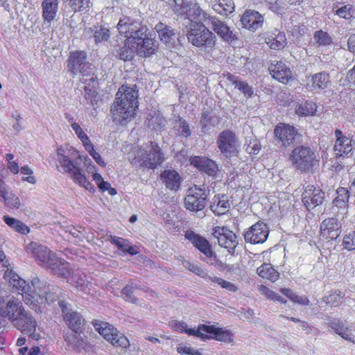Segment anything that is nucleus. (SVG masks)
<instances>
[{
	"instance_id": "f257e3e1",
	"label": "nucleus",
	"mask_w": 355,
	"mask_h": 355,
	"mask_svg": "<svg viewBox=\"0 0 355 355\" xmlns=\"http://www.w3.org/2000/svg\"><path fill=\"white\" fill-rule=\"evenodd\" d=\"M3 300H0V315L7 318L13 326L24 334L28 335L29 338L38 340L41 336L36 331L37 322L35 319L26 311L22 303L18 300L12 297L2 306Z\"/></svg>"
},
{
	"instance_id": "f03ea898",
	"label": "nucleus",
	"mask_w": 355,
	"mask_h": 355,
	"mask_svg": "<svg viewBox=\"0 0 355 355\" xmlns=\"http://www.w3.org/2000/svg\"><path fill=\"white\" fill-rule=\"evenodd\" d=\"M138 91L135 87L122 85L119 87L110 112L114 123L125 125L135 114L138 107Z\"/></svg>"
},
{
	"instance_id": "7ed1b4c3",
	"label": "nucleus",
	"mask_w": 355,
	"mask_h": 355,
	"mask_svg": "<svg viewBox=\"0 0 355 355\" xmlns=\"http://www.w3.org/2000/svg\"><path fill=\"white\" fill-rule=\"evenodd\" d=\"M173 10L180 15L186 14L189 21L187 26L191 24L198 25H211L214 31L222 37V24L219 19L214 17H208L198 5L191 0H173Z\"/></svg>"
},
{
	"instance_id": "20e7f679",
	"label": "nucleus",
	"mask_w": 355,
	"mask_h": 355,
	"mask_svg": "<svg viewBox=\"0 0 355 355\" xmlns=\"http://www.w3.org/2000/svg\"><path fill=\"white\" fill-rule=\"evenodd\" d=\"M32 285L35 289V293H33V300L35 302V308L30 307L36 312H41V305L51 304L60 300L61 290L57 286H50L46 282L40 281L35 277L32 279Z\"/></svg>"
},
{
	"instance_id": "39448f33",
	"label": "nucleus",
	"mask_w": 355,
	"mask_h": 355,
	"mask_svg": "<svg viewBox=\"0 0 355 355\" xmlns=\"http://www.w3.org/2000/svg\"><path fill=\"white\" fill-rule=\"evenodd\" d=\"M137 157L140 165L148 169H155L165 160L161 148L153 141L144 144L139 148Z\"/></svg>"
},
{
	"instance_id": "423d86ee",
	"label": "nucleus",
	"mask_w": 355,
	"mask_h": 355,
	"mask_svg": "<svg viewBox=\"0 0 355 355\" xmlns=\"http://www.w3.org/2000/svg\"><path fill=\"white\" fill-rule=\"evenodd\" d=\"M290 159L297 169L303 172H309L319 162L315 152L304 146L294 148L290 155Z\"/></svg>"
},
{
	"instance_id": "0eeeda50",
	"label": "nucleus",
	"mask_w": 355,
	"mask_h": 355,
	"mask_svg": "<svg viewBox=\"0 0 355 355\" xmlns=\"http://www.w3.org/2000/svg\"><path fill=\"white\" fill-rule=\"evenodd\" d=\"M94 327L106 340L111 343L115 347H120L121 350H125L130 346V342L127 337L112 325L105 322H96Z\"/></svg>"
},
{
	"instance_id": "6e6552de",
	"label": "nucleus",
	"mask_w": 355,
	"mask_h": 355,
	"mask_svg": "<svg viewBox=\"0 0 355 355\" xmlns=\"http://www.w3.org/2000/svg\"><path fill=\"white\" fill-rule=\"evenodd\" d=\"M117 28L120 34L124 35L126 40L135 42H141L143 36L146 35L148 28L139 21L131 20L130 18L124 17L121 19L117 24Z\"/></svg>"
},
{
	"instance_id": "1a4fd4ad",
	"label": "nucleus",
	"mask_w": 355,
	"mask_h": 355,
	"mask_svg": "<svg viewBox=\"0 0 355 355\" xmlns=\"http://www.w3.org/2000/svg\"><path fill=\"white\" fill-rule=\"evenodd\" d=\"M207 25L191 24L186 26L187 35L189 42L196 46H209L214 44V35L206 27Z\"/></svg>"
},
{
	"instance_id": "9d476101",
	"label": "nucleus",
	"mask_w": 355,
	"mask_h": 355,
	"mask_svg": "<svg viewBox=\"0 0 355 355\" xmlns=\"http://www.w3.org/2000/svg\"><path fill=\"white\" fill-rule=\"evenodd\" d=\"M4 278L10 286L21 291L23 301L25 304L30 307L35 308V304L33 302L35 301L33 300V293H35V289L33 288L32 281L31 284H27L24 279L12 271L6 272Z\"/></svg>"
},
{
	"instance_id": "9b49d317",
	"label": "nucleus",
	"mask_w": 355,
	"mask_h": 355,
	"mask_svg": "<svg viewBox=\"0 0 355 355\" xmlns=\"http://www.w3.org/2000/svg\"><path fill=\"white\" fill-rule=\"evenodd\" d=\"M299 135L297 130L288 123L280 122L274 128L275 139L284 148L294 146Z\"/></svg>"
},
{
	"instance_id": "f8f14e48",
	"label": "nucleus",
	"mask_w": 355,
	"mask_h": 355,
	"mask_svg": "<svg viewBox=\"0 0 355 355\" xmlns=\"http://www.w3.org/2000/svg\"><path fill=\"white\" fill-rule=\"evenodd\" d=\"M26 252L31 254L38 261L39 264L46 268L51 266V263L56 259L55 254L49 250L46 246L36 242H31L25 245Z\"/></svg>"
},
{
	"instance_id": "ddd939ff",
	"label": "nucleus",
	"mask_w": 355,
	"mask_h": 355,
	"mask_svg": "<svg viewBox=\"0 0 355 355\" xmlns=\"http://www.w3.org/2000/svg\"><path fill=\"white\" fill-rule=\"evenodd\" d=\"M87 53L85 51L71 52L68 58L69 70L73 74L89 76L92 73V65L86 60Z\"/></svg>"
},
{
	"instance_id": "4468645a",
	"label": "nucleus",
	"mask_w": 355,
	"mask_h": 355,
	"mask_svg": "<svg viewBox=\"0 0 355 355\" xmlns=\"http://www.w3.org/2000/svg\"><path fill=\"white\" fill-rule=\"evenodd\" d=\"M207 195L205 190L197 187L190 188L184 198V206L187 209L192 211H197L205 208L206 205Z\"/></svg>"
},
{
	"instance_id": "2eb2a0df",
	"label": "nucleus",
	"mask_w": 355,
	"mask_h": 355,
	"mask_svg": "<svg viewBox=\"0 0 355 355\" xmlns=\"http://www.w3.org/2000/svg\"><path fill=\"white\" fill-rule=\"evenodd\" d=\"M325 197L324 192L314 185H307L302 194V202L308 210H312L322 204Z\"/></svg>"
},
{
	"instance_id": "dca6fc26",
	"label": "nucleus",
	"mask_w": 355,
	"mask_h": 355,
	"mask_svg": "<svg viewBox=\"0 0 355 355\" xmlns=\"http://www.w3.org/2000/svg\"><path fill=\"white\" fill-rule=\"evenodd\" d=\"M336 137L334 146V151L336 157H345L350 154L354 149V140L350 135H346L338 128L334 131Z\"/></svg>"
},
{
	"instance_id": "f3484780",
	"label": "nucleus",
	"mask_w": 355,
	"mask_h": 355,
	"mask_svg": "<svg viewBox=\"0 0 355 355\" xmlns=\"http://www.w3.org/2000/svg\"><path fill=\"white\" fill-rule=\"evenodd\" d=\"M268 234L269 230L266 224L259 221L245 232L244 239L251 244L263 243L266 241Z\"/></svg>"
},
{
	"instance_id": "a211bd4d",
	"label": "nucleus",
	"mask_w": 355,
	"mask_h": 355,
	"mask_svg": "<svg viewBox=\"0 0 355 355\" xmlns=\"http://www.w3.org/2000/svg\"><path fill=\"white\" fill-rule=\"evenodd\" d=\"M240 21L243 28L254 33L262 28L264 17L257 10L247 9L241 15Z\"/></svg>"
},
{
	"instance_id": "6ab92c4d",
	"label": "nucleus",
	"mask_w": 355,
	"mask_h": 355,
	"mask_svg": "<svg viewBox=\"0 0 355 355\" xmlns=\"http://www.w3.org/2000/svg\"><path fill=\"white\" fill-rule=\"evenodd\" d=\"M240 146V142L233 132L223 131V157L237 160L239 156Z\"/></svg>"
},
{
	"instance_id": "aec40b11",
	"label": "nucleus",
	"mask_w": 355,
	"mask_h": 355,
	"mask_svg": "<svg viewBox=\"0 0 355 355\" xmlns=\"http://www.w3.org/2000/svg\"><path fill=\"white\" fill-rule=\"evenodd\" d=\"M185 238L206 256L208 259V263L211 264L215 263L216 256L213 254L209 241L206 239L193 231L187 232Z\"/></svg>"
},
{
	"instance_id": "412c9836",
	"label": "nucleus",
	"mask_w": 355,
	"mask_h": 355,
	"mask_svg": "<svg viewBox=\"0 0 355 355\" xmlns=\"http://www.w3.org/2000/svg\"><path fill=\"white\" fill-rule=\"evenodd\" d=\"M58 304L68 327L75 333L80 331L83 322L81 315L76 311H73L70 304L64 300H60Z\"/></svg>"
},
{
	"instance_id": "4be33fe9",
	"label": "nucleus",
	"mask_w": 355,
	"mask_h": 355,
	"mask_svg": "<svg viewBox=\"0 0 355 355\" xmlns=\"http://www.w3.org/2000/svg\"><path fill=\"white\" fill-rule=\"evenodd\" d=\"M268 69L272 78L284 85L288 84L294 79L291 69L281 60L272 62Z\"/></svg>"
},
{
	"instance_id": "5701e85b",
	"label": "nucleus",
	"mask_w": 355,
	"mask_h": 355,
	"mask_svg": "<svg viewBox=\"0 0 355 355\" xmlns=\"http://www.w3.org/2000/svg\"><path fill=\"white\" fill-rule=\"evenodd\" d=\"M341 225L335 218H325L320 224V236L328 242L336 239L340 235Z\"/></svg>"
},
{
	"instance_id": "b1692460",
	"label": "nucleus",
	"mask_w": 355,
	"mask_h": 355,
	"mask_svg": "<svg viewBox=\"0 0 355 355\" xmlns=\"http://www.w3.org/2000/svg\"><path fill=\"white\" fill-rule=\"evenodd\" d=\"M185 333L189 335L195 336L205 340L209 338H216L218 340H221L222 331L219 328H215L214 326H207L202 324L198 327L197 329H188L185 330Z\"/></svg>"
},
{
	"instance_id": "393cba45",
	"label": "nucleus",
	"mask_w": 355,
	"mask_h": 355,
	"mask_svg": "<svg viewBox=\"0 0 355 355\" xmlns=\"http://www.w3.org/2000/svg\"><path fill=\"white\" fill-rule=\"evenodd\" d=\"M90 279L85 274L74 273L68 279V282L75 286L78 291L83 294L89 295L91 294L94 288Z\"/></svg>"
},
{
	"instance_id": "a878e982",
	"label": "nucleus",
	"mask_w": 355,
	"mask_h": 355,
	"mask_svg": "<svg viewBox=\"0 0 355 355\" xmlns=\"http://www.w3.org/2000/svg\"><path fill=\"white\" fill-rule=\"evenodd\" d=\"M190 164L199 171L206 173L209 175H214L218 171L216 163L206 157L193 156L189 159Z\"/></svg>"
},
{
	"instance_id": "bb28decb",
	"label": "nucleus",
	"mask_w": 355,
	"mask_h": 355,
	"mask_svg": "<svg viewBox=\"0 0 355 355\" xmlns=\"http://www.w3.org/2000/svg\"><path fill=\"white\" fill-rule=\"evenodd\" d=\"M349 191L347 188L338 187L336 190V197L333 200L334 208L337 207V215L347 214L349 208Z\"/></svg>"
},
{
	"instance_id": "cd10ccee",
	"label": "nucleus",
	"mask_w": 355,
	"mask_h": 355,
	"mask_svg": "<svg viewBox=\"0 0 355 355\" xmlns=\"http://www.w3.org/2000/svg\"><path fill=\"white\" fill-rule=\"evenodd\" d=\"M160 179L165 187L171 191H178L180 189L182 178L175 170L166 169L162 172Z\"/></svg>"
},
{
	"instance_id": "c85d7f7f",
	"label": "nucleus",
	"mask_w": 355,
	"mask_h": 355,
	"mask_svg": "<svg viewBox=\"0 0 355 355\" xmlns=\"http://www.w3.org/2000/svg\"><path fill=\"white\" fill-rule=\"evenodd\" d=\"M331 85L330 75L321 71L311 76V87L313 91L319 92L327 89Z\"/></svg>"
},
{
	"instance_id": "c756f323",
	"label": "nucleus",
	"mask_w": 355,
	"mask_h": 355,
	"mask_svg": "<svg viewBox=\"0 0 355 355\" xmlns=\"http://www.w3.org/2000/svg\"><path fill=\"white\" fill-rule=\"evenodd\" d=\"M266 44L274 50L283 49L287 44L286 35L284 32L275 30L266 39Z\"/></svg>"
},
{
	"instance_id": "7c9ffc66",
	"label": "nucleus",
	"mask_w": 355,
	"mask_h": 355,
	"mask_svg": "<svg viewBox=\"0 0 355 355\" xmlns=\"http://www.w3.org/2000/svg\"><path fill=\"white\" fill-rule=\"evenodd\" d=\"M138 45L133 42H128L125 40L124 46L119 49L113 50V53L116 57L123 60H130L134 56L135 53L138 50Z\"/></svg>"
},
{
	"instance_id": "2f4dec72",
	"label": "nucleus",
	"mask_w": 355,
	"mask_h": 355,
	"mask_svg": "<svg viewBox=\"0 0 355 355\" xmlns=\"http://www.w3.org/2000/svg\"><path fill=\"white\" fill-rule=\"evenodd\" d=\"M58 0H43L42 2V17L44 21L51 22L58 10Z\"/></svg>"
},
{
	"instance_id": "473e14b6",
	"label": "nucleus",
	"mask_w": 355,
	"mask_h": 355,
	"mask_svg": "<svg viewBox=\"0 0 355 355\" xmlns=\"http://www.w3.org/2000/svg\"><path fill=\"white\" fill-rule=\"evenodd\" d=\"M135 43L138 45V50L137 51L140 56L150 57L155 53L157 49L155 42L153 39L146 37V36L142 37L141 42L135 41Z\"/></svg>"
},
{
	"instance_id": "72a5a7b5",
	"label": "nucleus",
	"mask_w": 355,
	"mask_h": 355,
	"mask_svg": "<svg viewBox=\"0 0 355 355\" xmlns=\"http://www.w3.org/2000/svg\"><path fill=\"white\" fill-rule=\"evenodd\" d=\"M328 327L334 330L336 334L340 336L343 338L355 343V340L351 336L349 327H346L345 324L340 320H331L328 323Z\"/></svg>"
},
{
	"instance_id": "f704fd0d",
	"label": "nucleus",
	"mask_w": 355,
	"mask_h": 355,
	"mask_svg": "<svg viewBox=\"0 0 355 355\" xmlns=\"http://www.w3.org/2000/svg\"><path fill=\"white\" fill-rule=\"evenodd\" d=\"M257 272L261 277L266 279L272 282H276L279 278V273L272 266L270 263H263L257 268Z\"/></svg>"
},
{
	"instance_id": "c9c22d12",
	"label": "nucleus",
	"mask_w": 355,
	"mask_h": 355,
	"mask_svg": "<svg viewBox=\"0 0 355 355\" xmlns=\"http://www.w3.org/2000/svg\"><path fill=\"white\" fill-rule=\"evenodd\" d=\"M223 248L227 249L230 254L234 255L235 248L238 245V240L236 234L223 226Z\"/></svg>"
},
{
	"instance_id": "e433bc0d",
	"label": "nucleus",
	"mask_w": 355,
	"mask_h": 355,
	"mask_svg": "<svg viewBox=\"0 0 355 355\" xmlns=\"http://www.w3.org/2000/svg\"><path fill=\"white\" fill-rule=\"evenodd\" d=\"M155 29L158 33L159 37L164 43H170L171 41L174 40L175 33L174 30L170 26L159 22L156 24Z\"/></svg>"
},
{
	"instance_id": "4c0bfd02",
	"label": "nucleus",
	"mask_w": 355,
	"mask_h": 355,
	"mask_svg": "<svg viewBox=\"0 0 355 355\" xmlns=\"http://www.w3.org/2000/svg\"><path fill=\"white\" fill-rule=\"evenodd\" d=\"M317 105L312 101H302L295 107V112L299 116H313L317 112Z\"/></svg>"
},
{
	"instance_id": "58836bf2",
	"label": "nucleus",
	"mask_w": 355,
	"mask_h": 355,
	"mask_svg": "<svg viewBox=\"0 0 355 355\" xmlns=\"http://www.w3.org/2000/svg\"><path fill=\"white\" fill-rule=\"evenodd\" d=\"M47 270H51L54 275L64 277L69 274V263L58 257L51 263Z\"/></svg>"
},
{
	"instance_id": "ea45409f",
	"label": "nucleus",
	"mask_w": 355,
	"mask_h": 355,
	"mask_svg": "<svg viewBox=\"0 0 355 355\" xmlns=\"http://www.w3.org/2000/svg\"><path fill=\"white\" fill-rule=\"evenodd\" d=\"M57 155L59 163L65 172L71 173L76 168L77 162H73L70 160L64 149L58 148Z\"/></svg>"
},
{
	"instance_id": "a19ab883",
	"label": "nucleus",
	"mask_w": 355,
	"mask_h": 355,
	"mask_svg": "<svg viewBox=\"0 0 355 355\" xmlns=\"http://www.w3.org/2000/svg\"><path fill=\"white\" fill-rule=\"evenodd\" d=\"M228 79L231 81L232 85L235 86L236 88H237L245 95V96L249 98L253 96L254 89L246 82L241 80L238 77L230 74Z\"/></svg>"
},
{
	"instance_id": "79ce46f5",
	"label": "nucleus",
	"mask_w": 355,
	"mask_h": 355,
	"mask_svg": "<svg viewBox=\"0 0 355 355\" xmlns=\"http://www.w3.org/2000/svg\"><path fill=\"white\" fill-rule=\"evenodd\" d=\"M3 221L10 227L13 229L15 231L22 234H26L29 232V227L26 226L23 222L10 217L8 216H3Z\"/></svg>"
},
{
	"instance_id": "37998d69",
	"label": "nucleus",
	"mask_w": 355,
	"mask_h": 355,
	"mask_svg": "<svg viewBox=\"0 0 355 355\" xmlns=\"http://www.w3.org/2000/svg\"><path fill=\"white\" fill-rule=\"evenodd\" d=\"M173 128L180 136L184 137H188L191 134V130L187 122L180 116L175 119Z\"/></svg>"
},
{
	"instance_id": "c03bdc74",
	"label": "nucleus",
	"mask_w": 355,
	"mask_h": 355,
	"mask_svg": "<svg viewBox=\"0 0 355 355\" xmlns=\"http://www.w3.org/2000/svg\"><path fill=\"white\" fill-rule=\"evenodd\" d=\"M65 340L69 343L73 347L78 349H83L85 347V341L80 333H71L65 336Z\"/></svg>"
},
{
	"instance_id": "a18cd8bd",
	"label": "nucleus",
	"mask_w": 355,
	"mask_h": 355,
	"mask_svg": "<svg viewBox=\"0 0 355 355\" xmlns=\"http://www.w3.org/2000/svg\"><path fill=\"white\" fill-rule=\"evenodd\" d=\"M313 38L315 42L319 46H329L333 43L331 36L327 32L322 30L317 31L314 33Z\"/></svg>"
},
{
	"instance_id": "49530a36",
	"label": "nucleus",
	"mask_w": 355,
	"mask_h": 355,
	"mask_svg": "<svg viewBox=\"0 0 355 355\" xmlns=\"http://www.w3.org/2000/svg\"><path fill=\"white\" fill-rule=\"evenodd\" d=\"M280 292L290 299L294 303H297L303 305H308L309 304V300L307 297L299 296L296 295L291 289L282 288L280 289Z\"/></svg>"
},
{
	"instance_id": "de8ad7c7",
	"label": "nucleus",
	"mask_w": 355,
	"mask_h": 355,
	"mask_svg": "<svg viewBox=\"0 0 355 355\" xmlns=\"http://www.w3.org/2000/svg\"><path fill=\"white\" fill-rule=\"evenodd\" d=\"M96 43L107 41L110 36V30L102 26H94L92 30Z\"/></svg>"
},
{
	"instance_id": "09e8293b",
	"label": "nucleus",
	"mask_w": 355,
	"mask_h": 355,
	"mask_svg": "<svg viewBox=\"0 0 355 355\" xmlns=\"http://www.w3.org/2000/svg\"><path fill=\"white\" fill-rule=\"evenodd\" d=\"M344 295L340 291L331 292L328 295L324 297V302L331 306H339L342 303V299Z\"/></svg>"
},
{
	"instance_id": "8fccbe9b",
	"label": "nucleus",
	"mask_w": 355,
	"mask_h": 355,
	"mask_svg": "<svg viewBox=\"0 0 355 355\" xmlns=\"http://www.w3.org/2000/svg\"><path fill=\"white\" fill-rule=\"evenodd\" d=\"M223 40L227 42L230 45L235 47L239 43L238 35L234 33L229 26L223 24Z\"/></svg>"
},
{
	"instance_id": "3c124183",
	"label": "nucleus",
	"mask_w": 355,
	"mask_h": 355,
	"mask_svg": "<svg viewBox=\"0 0 355 355\" xmlns=\"http://www.w3.org/2000/svg\"><path fill=\"white\" fill-rule=\"evenodd\" d=\"M73 176V179L76 182H77L80 186L85 187L87 189H89V187L91 185L90 182L87 180L85 174L82 172L81 169L78 166L71 173Z\"/></svg>"
},
{
	"instance_id": "603ef678",
	"label": "nucleus",
	"mask_w": 355,
	"mask_h": 355,
	"mask_svg": "<svg viewBox=\"0 0 355 355\" xmlns=\"http://www.w3.org/2000/svg\"><path fill=\"white\" fill-rule=\"evenodd\" d=\"M333 10L336 15L345 19H349L353 16V8L352 6L349 4L345 5L338 9H336V6H334Z\"/></svg>"
},
{
	"instance_id": "864d4df0",
	"label": "nucleus",
	"mask_w": 355,
	"mask_h": 355,
	"mask_svg": "<svg viewBox=\"0 0 355 355\" xmlns=\"http://www.w3.org/2000/svg\"><path fill=\"white\" fill-rule=\"evenodd\" d=\"M342 245L348 251L355 250V231H351L344 236Z\"/></svg>"
},
{
	"instance_id": "5fc2aeb1",
	"label": "nucleus",
	"mask_w": 355,
	"mask_h": 355,
	"mask_svg": "<svg viewBox=\"0 0 355 355\" xmlns=\"http://www.w3.org/2000/svg\"><path fill=\"white\" fill-rule=\"evenodd\" d=\"M69 7L74 12L81 11L89 7V0H67Z\"/></svg>"
},
{
	"instance_id": "6e6d98bb",
	"label": "nucleus",
	"mask_w": 355,
	"mask_h": 355,
	"mask_svg": "<svg viewBox=\"0 0 355 355\" xmlns=\"http://www.w3.org/2000/svg\"><path fill=\"white\" fill-rule=\"evenodd\" d=\"M3 201L6 205L10 209L19 208L20 206L19 199L17 196L9 191L2 198Z\"/></svg>"
},
{
	"instance_id": "4d7b16f0",
	"label": "nucleus",
	"mask_w": 355,
	"mask_h": 355,
	"mask_svg": "<svg viewBox=\"0 0 355 355\" xmlns=\"http://www.w3.org/2000/svg\"><path fill=\"white\" fill-rule=\"evenodd\" d=\"M85 227H81V226H80L78 227H67L65 232L69 233L73 238L77 239L76 241H80L85 237Z\"/></svg>"
},
{
	"instance_id": "13d9d810",
	"label": "nucleus",
	"mask_w": 355,
	"mask_h": 355,
	"mask_svg": "<svg viewBox=\"0 0 355 355\" xmlns=\"http://www.w3.org/2000/svg\"><path fill=\"white\" fill-rule=\"evenodd\" d=\"M261 149V145L259 139L254 138L251 139L246 149L247 152L251 155H257Z\"/></svg>"
},
{
	"instance_id": "bf43d9fd",
	"label": "nucleus",
	"mask_w": 355,
	"mask_h": 355,
	"mask_svg": "<svg viewBox=\"0 0 355 355\" xmlns=\"http://www.w3.org/2000/svg\"><path fill=\"white\" fill-rule=\"evenodd\" d=\"M121 294L125 301L132 303H137V299L134 296L132 292V286L130 285L125 286L121 291Z\"/></svg>"
},
{
	"instance_id": "052dcab7",
	"label": "nucleus",
	"mask_w": 355,
	"mask_h": 355,
	"mask_svg": "<svg viewBox=\"0 0 355 355\" xmlns=\"http://www.w3.org/2000/svg\"><path fill=\"white\" fill-rule=\"evenodd\" d=\"M221 200L219 195L215 196L212 200L210 208L211 211L217 216L222 214V205H220Z\"/></svg>"
},
{
	"instance_id": "680f3d73",
	"label": "nucleus",
	"mask_w": 355,
	"mask_h": 355,
	"mask_svg": "<svg viewBox=\"0 0 355 355\" xmlns=\"http://www.w3.org/2000/svg\"><path fill=\"white\" fill-rule=\"evenodd\" d=\"M71 125L72 129L73 130V131L75 132V133L81 141H87L88 140L87 135L83 132L82 128L79 125L78 123L76 122H72Z\"/></svg>"
},
{
	"instance_id": "e2e57ef3",
	"label": "nucleus",
	"mask_w": 355,
	"mask_h": 355,
	"mask_svg": "<svg viewBox=\"0 0 355 355\" xmlns=\"http://www.w3.org/2000/svg\"><path fill=\"white\" fill-rule=\"evenodd\" d=\"M258 290L259 292L263 295L267 299L273 301L274 298L275 297L276 293L272 291L271 289H270L268 287H267L265 285H259L258 287Z\"/></svg>"
},
{
	"instance_id": "0e129e2a",
	"label": "nucleus",
	"mask_w": 355,
	"mask_h": 355,
	"mask_svg": "<svg viewBox=\"0 0 355 355\" xmlns=\"http://www.w3.org/2000/svg\"><path fill=\"white\" fill-rule=\"evenodd\" d=\"M177 352L180 354L189 355H202L200 352L194 349L186 346H180L177 347Z\"/></svg>"
},
{
	"instance_id": "69168bd1",
	"label": "nucleus",
	"mask_w": 355,
	"mask_h": 355,
	"mask_svg": "<svg viewBox=\"0 0 355 355\" xmlns=\"http://www.w3.org/2000/svg\"><path fill=\"white\" fill-rule=\"evenodd\" d=\"M235 5L233 0H223V15H228L234 11Z\"/></svg>"
},
{
	"instance_id": "338daca9",
	"label": "nucleus",
	"mask_w": 355,
	"mask_h": 355,
	"mask_svg": "<svg viewBox=\"0 0 355 355\" xmlns=\"http://www.w3.org/2000/svg\"><path fill=\"white\" fill-rule=\"evenodd\" d=\"M182 266L195 274H200L202 272V270L199 266L191 263L189 260L184 261Z\"/></svg>"
},
{
	"instance_id": "774afa93",
	"label": "nucleus",
	"mask_w": 355,
	"mask_h": 355,
	"mask_svg": "<svg viewBox=\"0 0 355 355\" xmlns=\"http://www.w3.org/2000/svg\"><path fill=\"white\" fill-rule=\"evenodd\" d=\"M152 123H156V126H155L154 128H159V130L164 128L166 125V121L164 120V119L159 116H153L152 119Z\"/></svg>"
}]
</instances>
